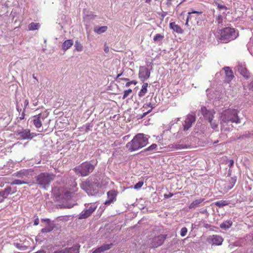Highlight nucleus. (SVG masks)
I'll list each match as a JSON object with an SVG mask.
<instances>
[{
  "label": "nucleus",
  "instance_id": "1",
  "mask_svg": "<svg viewBox=\"0 0 253 253\" xmlns=\"http://www.w3.org/2000/svg\"><path fill=\"white\" fill-rule=\"evenodd\" d=\"M100 186V184L97 176L89 177L85 181H83L81 184V188L90 195L96 193Z\"/></svg>",
  "mask_w": 253,
  "mask_h": 253
},
{
  "label": "nucleus",
  "instance_id": "2",
  "mask_svg": "<svg viewBox=\"0 0 253 253\" xmlns=\"http://www.w3.org/2000/svg\"><path fill=\"white\" fill-rule=\"evenodd\" d=\"M148 143V138L143 133H138L134 136L132 140L126 144V147L130 151L137 150Z\"/></svg>",
  "mask_w": 253,
  "mask_h": 253
},
{
  "label": "nucleus",
  "instance_id": "3",
  "mask_svg": "<svg viewBox=\"0 0 253 253\" xmlns=\"http://www.w3.org/2000/svg\"><path fill=\"white\" fill-rule=\"evenodd\" d=\"M238 110L236 109H228L223 111L220 115L221 129H223L224 124L229 123H240V119L238 116Z\"/></svg>",
  "mask_w": 253,
  "mask_h": 253
},
{
  "label": "nucleus",
  "instance_id": "4",
  "mask_svg": "<svg viewBox=\"0 0 253 253\" xmlns=\"http://www.w3.org/2000/svg\"><path fill=\"white\" fill-rule=\"evenodd\" d=\"M55 178V175L53 173L42 172L35 176V183L41 188L46 189Z\"/></svg>",
  "mask_w": 253,
  "mask_h": 253
},
{
  "label": "nucleus",
  "instance_id": "5",
  "mask_svg": "<svg viewBox=\"0 0 253 253\" xmlns=\"http://www.w3.org/2000/svg\"><path fill=\"white\" fill-rule=\"evenodd\" d=\"M220 35V40L223 43H227L235 39L238 36V33L234 28L226 27L218 31Z\"/></svg>",
  "mask_w": 253,
  "mask_h": 253
},
{
  "label": "nucleus",
  "instance_id": "6",
  "mask_svg": "<svg viewBox=\"0 0 253 253\" xmlns=\"http://www.w3.org/2000/svg\"><path fill=\"white\" fill-rule=\"evenodd\" d=\"M95 166L89 162H85L74 168V171L77 174L82 176H86L91 173Z\"/></svg>",
  "mask_w": 253,
  "mask_h": 253
},
{
  "label": "nucleus",
  "instance_id": "7",
  "mask_svg": "<svg viewBox=\"0 0 253 253\" xmlns=\"http://www.w3.org/2000/svg\"><path fill=\"white\" fill-rule=\"evenodd\" d=\"M167 234H160L155 236L150 239V247L151 248H156L162 246L167 237Z\"/></svg>",
  "mask_w": 253,
  "mask_h": 253
},
{
  "label": "nucleus",
  "instance_id": "8",
  "mask_svg": "<svg viewBox=\"0 0 253 253\" xmlns=\"http://www.w3.org/2000/svg\"><path fill=\"white\" fill-rule=\"evenodd\" d=\"M238 72L246 80L250 78L251 74L246 67L245 63L238 62L236 66Z\"/></svg>",
  "mask_w": 253,
  "mask_h": 253
},
{
  "label": "nucleus",
  "instance_id": "9",
  "mask_svg": "<svg viewBox=\"0 0 253 253\" xmlns=\"http://www.w3.org/2000/svg\"><path fill=\"white\" fill-rule=\"evenodd\" d=\"M196 121V115L195 114H188L186 116V119L183 124L184 131H187Z\"/></svg>",
  "mask_w": 253,
  "mask_h": 253
},
{
  "label": "nucleus",
  "instance_id": "10",
  "mask_svg": "<svg viewBox=\"0 0 253 253\" xmlns=\"http://www.w3.org/2000/svg\"><path fill=\"white\" fill-rule=\"evenodd\" d=\"M88 209L83 211L79 217L80 219H85L89 216L91 214L96 210L97 206L95 204H88L86 207Z\"/></svg>",
  "mask_w": 253,
  "mask_h": 253
},
{
  "label": "nucleus",
  "instance_id": "11",
  "mask_svg": "<svg viewBox=\"0 0 253 253\" xmlns=\"http://www.w3.org/2000/svg\"><path fill=\"white\" fill-rule=\"evenodd\" d=\"M205 119L208 121L213 120L215 112L212 110H208L205 106H202L200 110Z\"/></svg>",
  "mask_w": 253,
  "mask_h": 253
},
{
  "label": "nucleus",
  "instance_id": "12",
  "mask_svg": "<svg viewBox=\"0 0 253 253\" xmlns=\"http://www.w3.org/2000/svg\"><path fill=\"white\" fill-rule=\"evenodd\" d=\"M46 116L44 114L40 113L37 115L33 117V123L35 126L37 128H40L42 126V121H43Z\"/></svg>",
  "mask_w": 253,
  "mask_h": 253
},
{
  "label": "nucleus",
  "instance_id": "13",
  "mask_svg": "<svg viewBox=\"0 0 253 253\" xmlns=\"http://www.w3.org/2000/svg\"><path fill=\"white\" fill-rule=\"evenodd\" d=\"M150 75V71L145 66H140L139 71V78L144 82V80L148 79Z\"/></svg>",
  "mask_w": 253,
  "mask_h": 253
},
{
  "label": "nucleus",
  "instance_id": "14",
  "mask_svg": "<svg viewBox=\"0 0 253 253\" xmlns=\"http://www.w3.org/2000/svg\"><path fill=\"white\" fill-rule=\"evenodd\" d=\"M16 132V134L19 135L22 139H32L34 136L31 135L30 130L29 129L17 130Z\"/></svg>",
  "mask_w": 253,
  "mask_h": 253
},
{
  "label": "nucleus",
  "instance_id": "15",
  "mask_svg": "<svg viewBox=\"0 0 253 253\" xmlns=\"http://www.w3.org/2000/svg\"><path fill=\"white\" fill-rule=\"evenodd\" d=\"M224 70L225 73V82L229 83L234 77L233 72L229 67H224Z\"/></svg>",
  "mask_w": 253,
  "mask_h": 253
},
{
  "label": "nucleus",
  "instance_id": "16",
  "mask_svg": "<svg viewBox=\"0 0 253 253\" xmlns=\"http://www.w3.org/2000/svg\"><path fill=\"white\" fill-rule=\"evenodd\" d=\"M209 239L211 240L212 245L219 246L222 244L223 241V238L219 235H213Z\"/></svg>",
  "mask_w": 253,
  "mask_h": 253
},
{
  "label": "nucleus",
  "instance_id": "17",
  "mask_svg": "<svg viewBox=\"0 0 253 253\" xmlns=\"http://www.w3.org/2000/svg\"><path fill=\"white\" fill-rule=\"evenodd\" d=\"M44 221L46 222V226L42 229V233H47L52 231L54 228L53 224L50 222L48 219L44 220Z\"/></svg>",
  "mask_w": 253,
  "mask_h": 253
},
{
  "label": "nucleus",
  "instance_id": "18",
  "mask_svg": "<svg viewBox=\"0 0 253 253\" xmlns=\"http://www.w3.org/2000/svg\"><path fill=\"white\" fill-rule=\"evenodd\" d=\"M111 247L110 244H104L101 247L94 250L92 253H101L110 249Z\"/></svg>",
  "mask_w": 253,
  "mask_h": 253
},
{
  "label": "nucleus",
  "instance_id": "19",
  "mask_svg": "<svg viewBox=\"0 0 253 253\" xmlns=\"http://www.w3.org/2000/svg\"><path fill=\"white\" fill-rule=\"evenodd\" d=\"M169 28L178 34H182L183 33V30L182 28L179 25L176 24L175 22L170 23Z\"/></svg>",
  "mask_w": 253,
  "mask_h": 253
},
{
  "label": "nucleus",
  "instance_id": "20",
  "mask_svg": "<svg viewBox=\"0 0 253 253\" xmlns=\"http://www.w3.org/2000/svg\"><path fill=\"white\" fill-rule=\"evenodd\" d=\"M232 224L233 222L231 220H227L221 223L220 227L222 229L226 230L232 226Z\"/></svg>",
  "mask_w": 253,
  "mask_h": 253
},
{
  "label": "nucleus",
  "instance_id": "21",
  "mask_svg": "<svg viewBox=\"0 0 253 253\" xmlns=\"http://www.w3.org/2000/svg\"><path fill=\"white\" fill-rule=\"evenodd\" d=\"M12 188L10 187L5 188L3 191L0 192V194L3 198H6L11 193Z\"/></svg>",
  "mask_w": 253,
  "mask_h": 253
},
{
  "label": "nucleus",
  "instance_id": "22",
  "mask_svg": "<svg viewBox=\"0 0 253 253\" xmlns=\"http://www.w3.org/2000/svg\"><path fill=\"white\" fill-rule=\"evenodd\" d=\"M157 145L156 144H152L151 146L142 151L141 153L148 152V154H150L153 151L157 150Z\"/></svg>",
  "mask_w": 253,
  "mask_h": 253
},
{
  "label": "nucleus",
  "instance_id": "23",
  "mask_svg": "<svg viewBox=\"0 0 253 253\" xmlns=\"http://www.w3.org/2000/svg\"><path fill=\"white\" fill-rule=\"evenodd\" d=\"M169 147L172 149H176V150H179V149H182L184 148H187V146L186 145L183 144H171L169 145Z\"/></svg>",
  "mask_w": 253,
  "mask_h": 253
},
{
  "label": "nucleus",
  "instance_id": "24",
  "mask_svg": "<svg viewBox=\"0 0 253 253\" xmlns=\"http://www.w3.org/2000/svg\"><path fill=\"white\" fill-rule=\"evenodd\" d=\"M73 44V42L72 40H67L65 41L62 44V48L64 50H66L71 47Z\"/></svg>",
  "mask_w": 253,
  "mask_h": 253
},
{
  "label": "nucleus",
  "instance_id": "25",
  "mask_svg": "<svg viewBox=\"0 0 253 253\" xmlns=\"http://www.w3.org/2000/svg\"><path fill=\"white\" fill-rule=\"evenodd\" d=\"M108 28L107 26H101V27H97L96 26L94 28V31L95 33L97 34H101L104 32H105Z\"/></svg>",
  "mask_w": 253,
  "mask_h": 253
},
{
  "label": "nucleus",
  "instance_id": "26",
  "mask_svg": "<svg viewBox=\"0 0 253 253\" xmlns=\"http://www.w3.org/2000/svg\"><path fill=\"white\" fill-rule=\"evenodd\" d=\"M204 201V199H197L193 201L189 206V209H195L199 204Z\"/></svg>",
  "mask_w": 253,
  "mask_h": 253
},
{
  "label": "nucleus",
  "instance_id": "27",
  "mask_svg": "<svg viewBox=\"0 0 253 253\" xmlns=\"http://www.w3.org/2000/svg\"><path fill=\"white\" fill-rule=\"evenodd\" d=\"M148 86V83H144L142 85V88L141 89L140 91L138 93V95L140 97H142L144 96L145 93L147 92V87Z\"/></svg>",
  "mask_w": 253,
  "mask_h": 253
},
{
  "label": "nucleus",
  "instance_id": "28",
  "mask_svg": "<svg viewBox=\"0 0 253 253\" xmlns=\"http://www.w3.org/2000/svg\"><path fill=\"white\" fill-rule=\"evenodd\" d=\"M126 105L128 106L129 109L135 108H136V101L135 100L132 98H129L126 101Z\"/></svg>",
  "mask_w": 253,
  "mask_h": 253
},
{
  "label": "nucleus",
  "instance_id": "29",
  "mask_svg": "<svg viewBox=\"0 0 253 253\" xmlns=\"http://www.w3.org/2000/svg\"><path fill=\"white\" fill-rule=\"evenodd\" d=\"M62 253H79L78 250L76 248H66L62 251Z\"/></svg>",
  "mask_w": 253,
  "mask_h": 253
},
{
  "label": "nucleus",
  "instance_id": "30",
  "mask_svg": "<svg viewBox=\"0 0 253 253\" xmlns=\"http://www.w3.org/2000/svg\"><path fill=\"white\" fill-rule=\"evenodd\" d=\"M147 106H148L149 107H150L151 108V109L154 108V107L151 105V103H149V104H148ZM151 110L152 109H150V110H149V111H148L147 112H143L142 115H140V114L137 115L136 116V118L138 120H139V119H141L143 118L144 117L146 116L148 113H149L151 111Z\"/></svg>",
  "mask_w": 253,
  "mask_h": 253
},
{
  "label": "nucleus",
  "instance_id": "31",
  "mask_svg": "<svg viewBox=\"0 0 253 253\" xmlns=\"http://www.w3.org/2000/svg\"><path fill=\"white\" fill-rule=\"evenodd\" d=\"M228 204L229 203L224 200H221L214 203V205L219 208H222L225 206L228 205Z\"/></svg>",
  "mask_w": 253,
  "mask_h": 253
},
{
  "label": "nucleus",
  "instance_id": "32",
  "mask_svg": "<svg viewBox=\"0 0 253 253\" xmlns=\"http://www.w3.org/2000/svg\"><path fill=\"white\" fill-rule=\"evenodd\" d=\"M40 25L38 23L32 22L28 26L29 30L30 31L38 30Z\"/></svg>",
  "mask_w": 253,
  "mask_h": 253
},
{
  "label": "nucleus",
  "instance_id": "33",
  "mask_svg": "<svg viewBox=\"0 0 253 253\" xmlns=\"http://www.w3.org/2000/svg\"><path fill=\"white\" fill-rule=\"evenodd\" d=\"M28 171L23 170V171H19L17 172L15 174L16 176L20 177V178H23L24 176H27L28 175Z\"/></svg>",
  "mask_w": 253,
  "mask_h": 253
},
{
  "label": "nucleus",
  "instance_id": "34",
  "mask_svg": "<svg viewBox=\"0 0 253 253\" xmlns=\"http://www.w3.org/2000/svg\"><path fill=\"white\" fill-rule=\"evenodd\" d=\"M164 38V36L160 34H157L154 37L153 40L155 42H158L160 41H162V40Z\"/></svg>",
  "mask_w": 253,
  "mask_h": 253
},
{
  "label": "nucleus",
  "instance_id": "35",
  "mask_svg": "<svg viewBox=\"0 0 253 253\" xmlns=\"http://www.w3.org/2000/svg\"><path fill=\"white\" fill-rule=\"evenodd\" d=\"M11 184L12 185H20L22 184H27V182L24 180L15 179L11 183Z\"/></svg>",
  "mask_w": 253,
  "mask_h": 253
},
{
  "label": "nucleus",
  "instance_id": "36",
  "mask_svg": "<svg viewBox=\"0 0 253 253\" xmlns=\"http://www.w3.org/2000/svg\"><path fill=\"white\" fill-rule=\"evenodd\" d=\"M75 46L76 49L78 51H80L83 49V46L82 44L78 41L76 42Z\"/></svg>",
  "mask_w": 253,
  "mask_h": 253
},
{
  "label": "nucleus",
  "instance_id": "37",
  "mask_svg": "<svg viewBox=\"0 0 253 253\" xmlns=\"http://www.w3.org/2000/svg\"><path fill=\"white\" fill-rule=\"evenodd\" d=\"M208 122L210 123L211 126L212 128L215 129L217 128L218 125L216 123L215 121H213V120H211V121H208Z\"/></svg>",
  "mask_w": 253,
  "mask_h": 253
},
{
  "label": "nucleus",
  "instance_id": "38",
  "mask_svg": "<svg viewBox=\"0 0 253 253\" xmlns=\"http://www.w3.org/2000/svg\"><path fill=\"white\" fill-rule=\"evenodd\" d=\"M187 233V229L186 227H184L181 228L180 231V235L181 237L185 236Z\"/></svg>",
  "mask_w": 253,
  "mask_h": 253
},
{
  "label": "nucleus",
  "instance_id": "39",
  "mask_svg": "<svg viewBox=\"0 0 253 253\" xmlns=\"http://www.w3.org/2000/svg\"><path fill=\"white\" fill-rule=\"evenodd\" d=\"M132 92V90L131 89H128L127 90H126L124 91L123 99L126 98L127 96H128L130 93Z\"/></svg>",
  "mask_w": 253,
  "mask_h": 253
},
{
  "label": "nucleus",
  "instance_id": "40",
  "mask_svg": "<svg viewBox=\"0 0 253 253\" xmlns=\"http://www.w3.org/2000/svg\"><path fill=\"white\" fill-rule=\"evenodd\" d=\"M143 184L142 181H140L134 185V188L135 189H138L140 188Z\"/></svg>",
  "mask_w": 253,
  "mask_h": 253
},
{
  "label": "nucleus",
  "instance_id": "41",
  "mask_svg": "<svg viewBox=\"0 0 253 253\" xmlns=\"http://www.w3.org/2000/svg\"><path fill=\"white\" fill-rule=\"evenodd\" d=\"M236 181V179H235L234 178H231L230 180V184H231V185L229 186L228 188L229 189H231L233 187L234 184H235Z\"/></svg>",
  "mask_w": 253,
  "mask_h": 253
},
{
  "label": "nucleus",
  "instance_id": "42",
  "mask_svg": "<svg viewBox=\"0 0 253 253\" xmlns=\"http://www.w3.org/2000/svg\"><path fill=\"white\" fill-rule=\"evenodd\" d=\"M216 4L217 6L218 9L219 10H226L227 8L224 5H222L221 4L216 3Z\"/></svg>",
  "mask_w": 253,
  "mask_h": 253
},
{
  "label": "nucleus",
  "instance_id": "43",
  "mask_svg": "<svg viewBox=\"0 0 253 253\" xmlns=\"http://www.w3.org/2000/svg\"><path fill=\"white\" fill-rule=\"evenodd\" d=\"M222 16L221 15H219L216 18L215 22L217 23V24H221L222 23Z\"/></svg>",
  "mask_w": 253,
  "mask_h": 253
},
{
  "label": "nucleus",
  "instance_id": "44",
  "mask_svg": "<svg viewBox=\"0 0 253 253\" xmlns=\"http://www.w3.org/2000/svg\"><path fill=\"white\" fill-rule=\"evenodd\" d=\"M171 0H163L162 2L165 4L168 7H169L171 5Z\"/></svg>",
  "mask_w": 253,
  "mask_h": 253
},
{
  "label": "nucleus",
  "instance_id": "45",
  "mask_svg": "<svg viewBox=\"0 0 253 253\" xmlns=\"http://www.w3.org/2000/svg\"><path fill=\"white\" fill-rule=\"evenodd\" d=\"M137 82H136L135 80H132L130 82H127L126 84V86L128 87V86H130V84H133L135 85L137 84Z\"/></svg>",
  "mask_w": 253,
  "mask_h": 253
},
{
  "label": "nucleus",
  "instance_id": "46",
  "mask_svg": "<svg viewBox=\"0 0 253 253\" xmlns=\"http://www.w3.org/2000/svg\"><path fill=\"white\" fill-rule=\"evenodd\" d=\"M116 152H113L112 155L113 156H117L118 155V153H120L122 150L120 147H118L115 149Z\"/></svg>",
  "mask_w": 253,
  "mask_h": 253
},
{
  "label": "nucleus",
  "instance_id": "47",
  "mask_svg": "<svg viewBox=\"0 0 253 253\" xmlns=\"http://www.w3.org/2000/svg\"><path fill=\"white\" fill-rule=\"evenodd\" d=\"M74 195V193L72 192L67 191V192H65V195L67 197H72Z\"/></svg>",
  "mask_w": 253,
  "mask_h": 253
},
{
  "label": "nucleus",
  "instance_id": "48",
  "mask_svg": "<svg viewBox=\"0 0 253 253\" xmlns=\"http://www.w3.org/2000/svg\"><path fill=\"white\" fill-rule=\"evenodd\" d=\"M112 77H113L114 79H117V78H118L119 77H120L122 73H120V74H117V72L116 73V74H115L114 72L112 73Z\"/></svg>",
  "mask_w": 253,
  "mask_h": 253
},
{
  "label": "nucleus",
  "instance_id": "49",
  "mask_svg": "<svg viewBox=\"0 0 253 253\" xmlns=\"http://www.w3.org/2000/svg\"><path fill=\"white\" fill-rule=\"evenodd\" d=\"M247 87L251 91H253V80L248 85Z\"/></svg>",
  "mask_w": 253,
  "mask_h": 253
},
{
  "label": "nucleus",
  "instance_id": "50",
  "mask_svg": "<svg viewBox=\"0 0 253 253\" xmlns=\"http://www.w3.org/2000/svg\"><path fill=\"white\" fill-rule=\"evenodd\" d=\"M167 14V12H163L162 13H159V14L161 16V20H163L164 17L166 16Z\"/></svg>",
  "mask_w": 253,
  "mask_h": 253
},
{
  "label": "nucleus",
  "instance_id": "51",
  "mask_svg": "<svg viewBox=\"0 0 253 253\" xmlns=\"http://www.w3.org/2000/svg\"><path fill=\"white\" fill-rule=\"evenodd\" d=\"M172 196H173V194L171 193H169V194H164V197L165 198H167V199L171 197Z\"/></svg>",
  "mask_w": 253,
  "mask_h": 253
},
{
  "label": "nucleus",
  "instance_id": "52",
  "mask_svg": "<svg viewBox=\"0 0 253 253\" xmlns=\"http://www.w3.org/2000/svg\"><path fill=\"white\" fill-rule=\"evenodd\" d=\"M29 105V100L28 99H25L24 101V110H25L26 108Z\"/></svg>",
  "mask_w": 253,
  "mask_h": 253
},
{
  "label": "nucleus",
  "instance_id": "53",
  "mask_svg": "<svg viewBox=\"0 0 253 253\" xmlns=\"http://www.w3.org/2000/svg\"><path fill=\"white\" fill-rule=\"evenodd\" d=\"M120 144H121V142L120 141H119V140H116V141H115L114 142V143L113 144H112V146H113V145H114L115 146H117L119 145Z\"/></svg>",
  "mask_w": 253,
  "mask_h": 253
},
{
  "label": "nucleus",
  "instance_id": "54",
  "mask_svg": "<svg viewBox=\"0 0 253 253\" xmlns=\"http://www.w3.org/2000/svg\"><path fill=\"white\" fill-rule=\"evenodd\" d=\"M119 117H120L119 115H115L113 117H112V120H113V121H115L117 120Z\"/></svg>",
  "mask_w": 253,
  "mask_h": 253
},
{
  "label": "nucleus",
  "instance_id": "55",
  "mask_svg": "<svg viewBox=\"0 0 253 253\" xmlns=\"http://www.w3.org/2000/svg\"><path fill=\"white\" fill-rule=\"evenodd\" d=\"M202 11H193L192 12H188V14L190 15L191 14H194V13L201 14H202Z\"/></svg>",
  "mask_w": 253,
  "mask_h": 253
},
{
  "label": "nucleus",
  "instance_id": "56",
  "mask_svg": "<svg viewBox=\"0 0 253 253\" xmlns=\"http://www.w3.org/2000/svg\"><path fill=\"white\" fill-rule=\"evenodd\" d=\"M25 110H24L23 112H22L21 115L20 117H19V119L20 120H23L24 119L25 114Z\"/></svg>",
  "mask_w": 253,
  "mask_h": 253
},
{
  "label": "nucleus",
  "instance_id": "57",
  "mask_svg": "<svg viewBox=\"0 0 253 253\" xmlns=\"http://www.w3.org/2000/svg\"><path fill=\"white\" fill-rule=\"evenodd\" d=\"M234 164V161L233 160H230L229 161V164L228 166L231 168L233 166Z\"/></svg>",
  "mask_w": 253,
  "mask_h": 253
},
{
  "label": "nucleus",
  "instance_id": "58",
  "mask_svg": "<svg viewBox=\"0 0 253 253\" xmlns=\"http://www.w3.org/2000/svg\"><path fill=\"white\" fill-rule=\"evenodd\" d=\"M104 50L106 53H108L109 52V47L105 44Z\"/></svg>",
  "mask_w": 253,
  "mask_h": 253
},
{
  "label": "nucleus",
  "instance_id": "59",
  "mask_svg": "<svg viewBox=\"0 0 253 253\" xmlns=\"http://www.w3.org/2000/svg\"><path fill=\"white\" fill-rule=\"evenodd\" d=\"M249 135H250L249 134H244V135H242V136H241L240 137H239V138H244L249 137Z\"/></svg>",
  "mask_w": 253,
  "mask_h": 253
},
{
  "label": "nucleus",
  "instance_id": "60",
  "mask_svg": "<svg viewBox=\"0 0 253 253\" xmlns=\"http://www.w3.org/2000/svg\"><path fill=\"white\" fill-rule=\"evenodd\" d=\"M116 200L115 197H113V191L112 190V203L114 202Z\"/></svg>",
  "mask_w": 253,
  "mask_h": 253
},
{
  "label": "nucleus",
  "instance_id": "61",
  "mask_svg": "<svg viewBox=\"0 0 253 253\" xmlns=\"http://www.w3.org/2000/svg\"><path fill=\"white\" fill-rule=\"evenodd\" d=\"M112 190L113 191V197H116L117 195L118 192L115 190Z\"/></svg>",
  "mask_w": 253,
  "mask_h": 253
},
{
  "label": "nucleus",
  "instance_id": "62",
  "mask_svg": "<svg viewBox=\"0 0 253 253\" xmlns=\"http://www.w3.org/2000/svg\"><path fill=\"white\" fill-rule=\"evenodd\" d=\"M211 225L210 224H205V225H204V227L206 228H209L210 227H211Z\"/></svg>",
  "mask_w": 253,
  "mask_h": 253
},
{
  "label": "nucleus",
  "instance_id": "63",
  "mask_svg": "<svg viewBox=\"0 0 253 253\" xmlns=\"http://www.w3.org/2000/svg\"><path fill=\"white\" fill-rule=\"evenodd\" d=\"M190 16L189 15H188L187 17L186 22L185 23L186 25H188V21L190 19Z\"/></svg>",
  "mask_w": 253,
  "mask_h": 253
},
{
  "label": "nucleus",
  "instance_id": "64",
  "mask_svg": "<svg viewBox=\"0 0 253 253\" xmlns=\"http://www.w3.org/2000/svg\"><path fill=\"white\" fill-rule=\"evenodd\" d=\"M111 203V200H108V201H106L105 202V205H107V204H109L110 203Z\"/></svg>",
  "mask_w": 253,
  "mask_h": 253
}]
</instances>
